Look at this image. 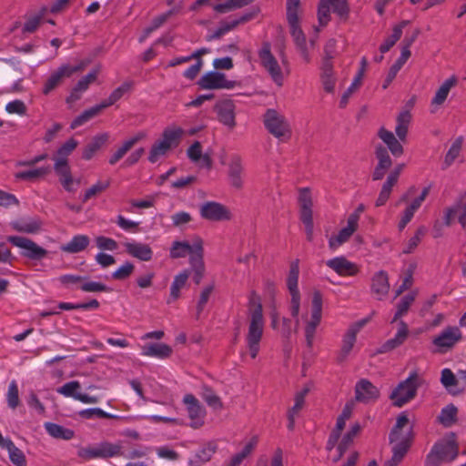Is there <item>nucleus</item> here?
Listing matches in <instances>:
<instances>
[{"mask_svg": "<svg viewBox=\"0 0 466 466\" xmlns=\"http://www.w3.org/2000/svg\"><path fill=\"white\" fill-rule=\"evenodd\" d=\"M124 247L127 254L142 261H149L153 258V250L147 244L127 242Z\"/></svg>", "mask_w": 466, "mask_h": 466, "instance_id": "obj_31", "label": "nucleus"}, {"mask_svg": "<svg viewBox=\"0 0 466 466\" xmlns=\"http://www.w3.org/2000/svg\"><path fill=\"white\" fill-rule=\"evenodd\" d=\"M426 232L427 229L425 227L421 226L418 228V229L415 232V235L409 239L407 247L403 249V253L410 254L413 252V250L418 247L419 243L420 242L421 238L424 237Z\"/></svg>", "mask_w": 466, "mask_h": 466, "instance_id": "obj_63", "label": "nucleus"}, {"mask_svg": "<svg viewBox=\"0 0 466 466\" xmlns=\"http://www.w3.org/2000/svg\"><path fill=\"white\" fill-rule=\"evenodd\" d=\"M299 218L305 226L307 240H313L314 222H313V200L309 187H302L299 190Z\"/></svg>", "mask_w": 466, "mask_h": 466, "instance_id": "obj_7", "label": "nucleus"}, {"mask_svg": "<svg viewBox=\"0 0 466 466\" xmlns=\"http://www.w3.org/2000/svg\"><path fill=\"white\" fill-rule=\"evenodd\" d=\"M146 137L144 133H138L135 137L126 140L123 145L110 157V165L116 164L138 141Z\"/></svg>", "mask_w": 466, "mask_h": 466, "instance_id": "obj_41", "label": "nucleus"}, {"mask_svg": "<svg viewBox=\"0 0 466 466\" xmlns=\"http://www.w3.org/2000/svg\"><path fill=\"white\" fill-rule=\"evenodd\" d=\"M301 9V0H287L286 2V18L287 22L297 21L299 19Z\"/></svg>", "mask_w": 466, "mask_h": 466, "instance_id": "obj_57", "label": "nucleus"}, {"mask_svg": "<svg viewBox=\"0 0 466 466\" xmlns=\"http://www.w3.org/2000/svg\"><path fill=\"white\" fill-rule=\"evenodd\" d=\"M12 228L23 233L34 234L40 230L42 222L39 219L30 218L28 220L20 219L12 222Z\"/></svg>", "mask_w": 466, "mask_h": 466, "instance_id": "obj_45", "label": "nucleus"}, {"mask_svg": "<svg viewBox=\"0 0 466 466\" xmlns=\"http://www.w3.org/2000/svg\"><path fill=\"white\" fill-rule=\"evenodd\" d=\"M413 426H410L406 435L400 441L394 442L395 444L392 447V456L385 462L384 466H398L408 453L413 441Z\"/></svg>", "mask_w": 466, "mask_h": 466, "instance_id": "obj_17", "label": "nucleus"}, {"mask_svg": "<svg viewBox=\"0 0 466 466\" xmlns=\"http://www.w3.org/2000/svg\"><path fill=\"white\" fill-rule=\"evenodd\" d=\"M204 242L201 238L197 237L193 244L187 241L176 240L172 243L169 250V257L173 259L185 258L187 254L189 258H196L197 254H204Z\"/></svg>", "mask_w": 466, "mask_h": 466, "instance_id": "obj_14", "label": "nucleus"}, {"mask_svg": "<svg viewBox=\"0 0 466 466\" xmlns=\"http://www.w3.org/2000/svg\"><path fill=\"white\" fill-rule=\"evenodd\" d=\"M45 428L48 434L56 439L71 440L75 436V431L71 429L65 428L59 424L46 422Z\"/></svg>", "mask_w": 466, "mask_h": 466, "instance_id": "obj_47", "label": "nucleus"}, {"mask_svg": "<svg viewBox=\"0 0 466 466\" xmlns=\"http://www.w3.org/2000/svg\"><path fill=\"white\" fill-rule=\"evenodd\" d=\"M378 136L388 146L393 156L400 157L403 154V147L400 141L397 140L392 132L384 127H380Z\"/></svg>", "mask_w": 466, "mask_h": 466, "instance_id": "obj_35", "label": "nucleus"}, {"mask_svg": "<svg viewBox=\"0 0 466 466\" xmlns=\"http://www.w3.org/2000/svg\"><path fill=\"white\" fill-rule=\"evenodd\" d=\"M290 29V35L295 42L297 49L299 51L304 61L309 64L311 60L307 46V39L300 26V20L288 22Z\"/></svg>", "mask_w": 466, "mask_h": 466, "instance_id": "obj_23", "label": "nucleus"}, {"mask_svg": "<svg viewBox=\"0 0 466 466\" xmlns=\"http://www.w3.org/2000/svg\"><path fill=\"white\" fill-rule=\"evenodd\" d=\"M424 383V380L418 374L416 370L412 371L410 376L392 390L390 399L396 407H402L407 402L413 400L417 395L418 389Z\"/></svg>", "mask_w": 466, "mask_h": 466, "instance_id": "obj_4", "label": "nucleus"}, {"mask_svg": "<svg viewBox=\"0 0 466 466\" xmlns=\"http://www.w3.org/2000/svg\"><path fill=\"white\" fill-rule=\"evenodd\" d=\"M108 138L109 136L107 133L95 136L85 147L82 157L86 160H90L94 155L106 144Z\"/></svg>", "mask_w": 466, "mask_h": 466, "instance_id": "obj_34", "label": "nucleus"}, {"mask_svg": "<svg viewBox=\"0 0 466 466\" xmlns=\"http://www.w3.org/2000/svg\"><path fill=\"white\" fill-rule=\"evenodd\" d=\"M133 86H134V81H132V80L125 81L120 86L116 88L110 94V96L104 101L106 102V104L108 106H110L114 105L116 101H118L124 96V94L132 90Z\"/></svg>", "mask_w": 466, "mask_h": 466, "instance_id": "obj_56", "label": "nucleus"}, {"mask_svg": "<svg viewBox=\"0 0 466 466\" xmlns=\"http://www.w3.org/2000/svg\"><path fill=\"white\" fill-rule=\"evenodd\" d=\"M51 172V167H42L32 170L20 171L15 175V178L21 180H36L46 177Z\"/></svg>", "mask_w": 466, "mask_h": 466, "instance_id": "obj_53", "label": "nucleus"}, {"mask_svg": "<svg viewBox=\"0 0 466 466\" xmlns=\"http://www.w3.org/2000/svg\"><path fill=\"white\" fill-rule=\"evenodd\" d=\"M405 164H398L394 169L389 174L386 181L382 185L381 190L376 199L375 206L381 207L386 204L390 197L392 187L397 184L399 177L403 170Z\"/></svg>", "mask_w": 466, "mask_h": 466, "instance_id": "obj_20", "label": "nucleus"}, {"mask_svg": "<svg viewBox=\"0 0 466 466\" xmlns=\"http://www.w3.org/2000/svg\"><path fill=\"white\" fill-rule=\"evenodd\" d=\"M390 290L389 277L386 271L380 270L371 279V291L377 295L378 299L385 297Z\"/></svg>", "mask_w": 466, "mask_h": 466, "instance_id": "obj_32", "label": "nucleus"}, {"mask_svg": "<svg viewBox=\"0 0 466 466\" xmlns=\"http://www.w3.org/2000/svg\"><path fill=\"white\" fill-rule=\"evenodd\" d=\"M458 409L453 404H449L441 410L438 421L444 427L449 428L457 422Z\"/></svg>", "mask_w": 466, "mask_h": 466, "instance_id": "obj_49", "label": "nucleus"}, {"mask_svg": "<svg viewBox=\"0 0 466 466\" xmlns=\"http://www.w3.org/2000/svg\"><path fill=\"white\" fill-rule=\"evenodd\" d=\"M329 0H319L318 5V20L321 26H325L330 21Z\"/></svg>", "mask_w": 466, "mask_h": 466, "instance_id": "obj_61", "label": "nucleus"}, {"mask_svg": "<svg viewBox=\"0 0 466 466\" xmlns=\"http://www.w3.org/2000/svg\"><path fill=\"white\" fill-rule=\"evenodd\" d=\"M78 389H80V383L77 380H73L58 388L57 392L66 397H73L84 403H96L98 401L96 397L76 392Z\"/></svg>", "mask_w": 466, "mask_h": 466, "instance_id": "obj_29", "label": "nucleus"}, {"mask_svg": "<svg viewBox=\"0 0 466 466\" xmlns=\"http://www.w3.org/2000/svg\"><path fill=\"white\" fill-rule=\"evenodd\" d=\"M336 47L337 41L334 38H330L326 42L320 66V77L335 76L332 60L336 56Z\"/></svg>", "mask_w": 466, "mask_h": 466, "instance_id": "obj_25", "label": "nucleus"}, {"mask_svg": "<svg viewBox=\"0 0 466 466\" xmlns=\"http://www.w3.org/2000/svg\"><path fill=\"white\" fill-rule=\"evenodd\" d=\"M259 12L260 9L258 7H252L250 11L246 12L238 18L232 19L230 21H220L218 29H216L212 34L207 35L206 40L210 42L215 39H220L225 34L231 30H234L239 25L245 24L255 18Z\"/></svg>", "mask_w": 466, "mask_h": 466, "instance_id": "obj_11", "label": "nucleus"}, {"mask_svg": "<svg viewBox=\"0 0 466 466\" xmlns=\"http://www.w3.org/2000/svg\"><path fill=\"white\" fill-rule=\"evenodd\" d=\"M90 239L86 235H76L73 238L61 247V249L67 253H78L87 248Z\"/></svg>", "mask_w": 466, "mask_h": 466, "instance_id": "obj_44", "label": "nucleus"}, {"mask_svg": "<svg viewBox=\"0 0 466 466\" xmlns=\"http://www.w3.org/2000/svg\"><path fill=\"white\" fill-rule=\"evenodd\" d=\"M258 56L260 60V65L268 73L273 82L277 86H282L284 75L278 60L271 52V45L269 42L265 41L262 43V46L258 50Z\"/></svg>", "mask_w": 466, "mask_h": 466, "instance_id": "obj_8", "label": "nucleus"}, {"mask_svg": "<svg viewBox=\"0 0 466 466\" xmlns=\"http://www.w3.org/2000/svg\"><path fill=\"white\" fill-rule=\"evenodd\" d=\"M299 274V259L296 258L289 265V271L287 278V288L290 294V312L296 319V325L299 324V313L300 309V293L298 288Z\"/></svg>", "mask_w": 466, "mask_h": 466, "instance_id": "obj_9", "label": "nucleus"}, {"mask_svg": "<svg viewBox=\"0 0 466 466\" xmlns=\"http://www.w3.org/2000/svg\"><path fill=\"white\" fill-rule=\"evenodd\" d=\"M329 5L332 7L333 12L342 21H347L350 15V6L347 0H329Z\"/></svg>", "mask_w": 466, "mask_h": 466, "instance_id": "obj_58", "label": "nucleus"}, {"mask_svg": "<svg viewBox=\"0 0 466 466\" xmlns=\"http://www.w3.org/2000/svg\"><path fill=\"white\" fill-rule=\"evenodd\" d=\"M457 82L458 79L455 76H452L447 80H445L443 84L440 86V88L437 90L434 97L431 100V105H442L447 99L451 88L457 85Z\"/></svg>", "mask_w": 466, "mask_h": 466, "instance_id": "obj_43", "label": "nucleus"}, {"mask_svg": "<svg viewBox=\"0 0 466 466\" xmlns=\"http://www.w3.org/2000/svg\"><path fill=\"white\" fill-rule=\"evenodd\" d=\"M409 418L406 412H401L396 420V424L391 429L389 441L390 444L400 441L404 436H401L402 429L409 424Z\"/></svg>", "mask_w": 466, "mask_h": 466, "instance_id": "obj_50", "label": "nucleus"}, {"mask_svg": "<svg viewBox=\"0 0 466 466\" xmlns=\"http://www.w3.org/2000/svg\"><path fill=\"white\" fill-rule=\"evenodd\" d=\"M199 212L204 219L209 221H227L232 218L230 210L225 205L215 201L204 203Z\"/></svg>", "mask_w": 466, "mask_h": 466, "instance_id": "obj_16", "label": "nucleus"}, {"mask_svg": "<svg viewBox=\"0 0 466 466\" xmlns=\"http://www.w3.org/2000/svg\"><path fill=\"white\" fill-rule=\"evenodd\" d=\"M367 64H368V62H367L366 57H362L361 62H360V68L357 76H355L354 80L352 81L350 86L343 93V95L340 98L339 106L341 108H343L347 106L350 96L361 85V80L364 76V72H365Z\"/></svg>", "mask_w": 466, "mask_h": 466, "instance_id": "obj_36", "label": "nucleus"}, {"mask_svg": "<svg viewBox=\"0 0 466 466\" xmlns=\"http://www.w3.org/2000/svg\"><path fill=\"white\" fill-rule=\"evenodd\" d=\"M263 124L269 134L279 141L290 139L292 131L286 116L273 108H268L263 115Z\"/></svg>", "mask_w": 466, "mask_h": 466, "instance_id": "obj_5", "label": "nucleus"}, {"mask_svg": "<svg viewBox=\"0 0 466 466\" xmlns=\"http://www.w3.org/2000/svg\"><path fill=\"white\" fill-rule=\"evenodd\" d=\"M100 449V458L101 459H108L115 456H123V445L121 441L116 443H111L108 441H103L99 444Z\"/></svg>", "mask_w": 466, "mask_h": 466, "instance_id": "obj_48", "label": "nucleus"}, {"mask_svg": "<svg viewBox=\"0 0 466 466\" xmlns=\"http://www.w3.org/2000/svg\"><path fill=\"white\" fill-rule=\"evenodd\" d=\"M108 107L105 101H102L100 104L96 105L86 110H85L82 114L76 116L71 123L70 128L75 129L77 127L83 125L89 119L99 115L103 109Z\"/></svg>", "mask_w": 466, "mask_h": 466, "instance_id": "obj_39", "label": "nucleus"}, {"mask_svg": "<svg viewBox=\"0 0 466 466\" xmlns=\"http://www.w3.org/2000/svg\"><path fill=\"white\" fill-rule=\"evenodd\" d=\"M450 440L436 442L426 456L425 466H440L442 462L454 461L459 454V445L455 433H451Z\"/></svg>", "mask_w": 466, "mask_h": 466, "instance_id": "obj_3", "label": "nucleus"}, {"mask_svg": "<svg viewBox=\"0 0 466 466\" xmlns=\"http://www.w3.org/2000/svg\"><path fill=\"white\" fill-rule=\"evenodd\" d=\"M463 137H459L452 143L445 156V163L450 166L459 156L462 147Z\"/></svg>", "mask_w": 466, "mask_h": 466, "instance_id": "obj_64", "label": "nucleus"}, {"mask_svg": "<svg viewBox=\"0 0 466 466\" xmlns=\"http://www.w3.org/2000/svg\"><path fill=\"white\" fill-rule=\"evenodd\" d=\"M356 339L357 335L353 331L348 329L343 337L341 349L336 358L338 363L341 364L347 360L348 355L355 345Z\"/></svg>", "mask_w": 466, "mask_h": 466, "instance_id": "obj_42", "label": "nucleus"}, {"mask_svg": "<svg viewBox=\"0 0 466 466\" xmlns=\"http://www.w3.org/2000/svg\"><path fill=\"white\" fill-rule=\"evenodd\" d=\"M235 108V104L231 99L218 101L214 106L218 121L229 129H233L237 125Z\"/></svg>", "mask_w": 466, "mask_h": 466, "instance_id": "obj_19", "label": "nucleus"}, {"mask_svg": "<svg viewBox=\"0 0 466 466\" xmlns=\"http://www.w3.org/2000/svg\"><path fill=\"white\" fill-rule=\"evenodd\" d=\"M380 398L379 389L369 380L361 379L355 386V399L357 401L369 403Z\"/></svg>", "mask_w": 466, "mask_h": 466, "instance_id": "obj_21", "label": "nucleus"}, {"mask_svg": "<svg viewBox=\"0 0 466 466\" xmlns=\"http://www.w3.org/2000/svg\"><path fill=\"white\" fill-rule=\"evenodd\" d=\"M375 154L378 164L372 173V179L380 180L384 177L387 170L391 167L392 161L387 148L382 146H379L376 148Z\"/></svg>", "mask_w": 466, "mask_h": 466, "instance_id": "obj_27", "label": "nucleus"}, {"mask_svg": "<svg viewBox=\"0 0 466 466\" xmlns=\"http://www.w3.org/2000/svg\"><path fill=\"white\" fill-rule=\"evenodd\" d=\"M8 451L10 461L16 466H26V459L24 452L18 449L12 441L5 444Z\"/></svg>", "mask_w": 466, "mask_h": 466, "instance_id": "obj_55", "label": "nucleus"}, {"mask_svg": "<svg viewBox=\"0 0 466 466\" xmlns=\"http://www.w3.org/2000/svg\"><path fill=\"white\" fill-rule=\"evenodd\" d=\"M458 218L462 228L466 227V194L452 207L447 208L444 216V223L450 226L455 218Z\"/></svg>", "mask_w": 466, "mask_h": 466, "instance_id": "obj_26", "label": "nucleus"}, {"mask_svg": "<svg viewBox=\"0 0 466 466\" xmlns=\"http://www.w3.org/2000/svg\"><path fill=\"white\" fill-rule=\"evenodd\" d=\"M249 323L247 334V345L252 359H256L264 330V318L261 299L255 290L250 291L248 298Z\"/></svg>", "mask_w": 466, "mask_h": 466, "instance_id": "obj_1", "label": "nucleus"}, {"mask_svg": "<svg viewBox=\"0 0 466 466\" xmlns=\"http://www.w3.org/2000/svg\"><path fill=\"white\" fill-rule=\"evenodd\" d=\"M326 264L329 268L342 277L356 276L360 271L357 264L348 260L342 256L329 259Z\"/></svg>", "mask_w": 466, "mask_h": 466, "instance_id": "obj_24", "label": "nucleus"}, {"mask_svg": "<svg viewBox=\"0 0 466 466\" xmlns=\"http://www.w3.org/2000/svg\"><path fill=\"white\" fill-rule=\"evenodd\" d=\"M243 171L242 157L239 155H233L228 164V178L230 185L236 189H241L243 187Z\"/></svg>", "mask_w": 466, "mask_h": 466, "instance_id": "obj_28", "label": "nucleus"}, {"mask_svg": "<svg viewBox=\"0 0 466 466\" xmlns=\"http://www.w3.org/2000/svg\"><path fill=\"white\" fill-rule=\"evenodd\" d=\"M415 300V294L409 293L401 298L397 305V311L391 320V323L399 321V329L394 338L386 340L378 350L377 353L383 354L401 346L409 337V328L406 322L400 320L405 315Z\"/></svg>", "mask_w": 466, "mask_h": 466, "instance_id": "obj_2", "label": "nucleus"}, {"mask_svg": "<svg viewBox=\"0 0 466 466\" xmlns=\"http://www.w3.org/2000/svg\"><path fill=\"white\" fill-rule=\"evenodd\" d=\"M218 450L216 441H211L206 443L189 461L190 466H201L209 461Z\"/></svg>", "mask_w": 466, "mask_h": 466, "instance_id": "obj_33", "label": "nucleus"}, {"mask_svg": "<svg viewBox=\"0 0 466 466\" xmlns=\"http://www.w3.org/2000/svg\"><path fill=\"white\" fill-rule=\"evenodd\" d=\"M173 350L170 346L165 343H151L143 346L142 353L146 356L166 359L171 356Z\"/></svg>", "mask_w": 466, "mask_h": 466, "instance_id": "obj_38", "label": "nucleus"}, {"mask_svg": "<svg viewBox=\"0 0 466 466\" xmlns=\"http://www.w3.org/2000/svg\"><path fill=\"white\" fill-rule=\"evenodd\" d=\"M110 184L111 180L109 178L103 181H97L85 192L82 201L85 203L91 198L106 191L109 187Z\"/></svg>", "mask_w": 466, "mask_h": 466, "instance_id": "obj_59", "label": "nucleus"}, {"mask_svg": "<svg viewBox=\"0 0 466 466\" xmlns=\"http://www.w3.org/2000/svg\"><path fill=\"white\" fill-rule=\"evenodd\" d=\"M189 264L194 272L193 281L198 285L205 274L204 254L199 252L197 254L196 258H189Z\"/></svg>", "mask_w": 466, "mask_h": 466, "instance_id": "obj_51", "label": "nucleus"}, {"mask_svg": "<svg viewBox=\"0 0 466 466\" xmlns=\"http://www.w3.org/2000/svg\"><path fill=\"white\" fill-rule=\"evenodd\" d=\"M410 119L411 115L409 111H402L397 116V126L395 128V132L399 139L401 141H405L406 139Z\"/></svg>", "mask_w": 466, "mask_h": 466, "instance_id": "obj_52", "label": "nucleus"}, {"mask_svg": "<svg viewBox=\"0 0 466 466\" xmlns=\"http://www.w3.org/2000/svg\"><path fill=\"white\" fill-rule=\"evenodd\" d=\"M358 228L357 215H350L347 220V227L340 229L336 236H332L329 239V247L330 249H336L343 243L347 242Z\"/></svg>", "mask_w": 466, "mask_h": 466, "instance_id": "obj_22", "label": "nucleus"}, {"mask_svg": "<svg viewBox=\"0 0 466 466\" xmlns=\"http://www.w3.org/2000/svg\"><path fill=\"white\" fill-rule=\"evenodd\" d=\"M54 170L59 177V180L64 188L68 192H72L74 190L72 187L74 180L71 175V169L68 165V160L64 158L56 159Z\"/></svg>", "mask_w": 466, "mask_h": 466, "instance_id": "obj_30", "label": "nucleus"}, {"mask_svg": "<svg viewBox=\"0 0 466 466\" xmlns=\"http://www.w3.org/2000/svg\"><path fill=\"white\" fill-rule=\"evenodd\" d=\"M190 275L189 269H185L178 275L175 276L170 287V295L167 303L176 301L180 297V289L185 287Z\"/></svg>", "mask_w": 466, "mask_h": 466, "instance_id": "obj_40", "label": "nucleus"}, {"mask_svg": "<svg viewBox=\"0 0 466 466\" xmlns=\"http://www.w3.org/2000/svg\"><path fill=\"white\" fill-rule=\"evenodd\" d=\"M203 400L207 402L208 406L213 408L214 410H222L223 402L221 399L215 394L213 390L209 387L205 386L204 391L202 393Z\"/></svg>", "mask_w": 466, "mask_h": 466, "instance_id": "obj_60", "label": "nucleus"}, {"mask_svg": "<svg viewBox=\"0 0 466 466\" xmlns=\"http://www.w3.org/2000/svg\"><path fill=\"white\" fill-rule=\"evenodd\" d=\"M187 405V410L189 419L191 420L190 427L193 429H199L204 425V416L206 411L201 406L198 399L192 394H187L183 400Z\"/></svg>", "mask_w": 466, "mask_h": 466, "instance_id": "obj_18", "label": "nucleus"}, {"mask_svg": "<svg viewBox=\"0 0 466 466\" xmlns=\"http://www.w3.org/2000/svg\"><path fill=\"white\" fill-rule=\"evenodd\" d=\"M198 85L201 89H230L239 86V83L234 80H228L223 73L212 71L202 76L198 81Z\"/></svg>", "mask_w": 466, "mask_h": 466, "instance_id": "obj_15", "label": "nucleus"}, {"mask_svg": "<svg viewBox=\"0 0 466 466\" xmlns=\"http://www.w3.org/2000/svg\"><path fill=\"white\" fill-rule=\"evenodd\" d=\"M322 317V295L320 291L315 290L311 301V317L305 327V337L308 348L311 349L317 327L319 325Z\"/></svg>", "mask_w": 466, "mask_h": 466, "instance_id": "obj_10", "label": "nucleus"}, {"mask_svg": "<svg viewBox=\"0 0 466 466\" xmlns=\"http://www.w3.org/2000/svg\"><path fill=\"white\" fill-rule=\"evenodd\" d=\"M184 131L181 127H167L162 133L161 142H165L168 148L177 147L181 140Z\"/></svg>", "mask_w": 466, "mask_h": 466, "instance_id": "obj_46", "label": "nucleus"}, {"mask_svg": "<svg viewBox=\"0 0 466 466\" xmlns=\"http://www.w3.org/2000/svg\"><path fill=\"white\" fill-rule=\"evenodd\" d=\"M169 150L168 146L166 145L165 142H161L160 140L154 143L149 151L148 160L151 163H155L158 160L161 156L167 154Z\"/></svg>", "mask_w": 466, "mask_h": 466, "instance_id": "obj_62", "label": "nucleus"}, {"mask_svg": "<svg viewBox=\"0 0 466 466\" xmlns=\"http://www.w3.org/2000/svg\"><path fill=\"white\" fill-rule=\"evenodd\" d=\"M309 389H304L297 392L294 398L295 404L288 410V429L293 431L295 427V416L302 410L305 404V396L308 394Z\"/></svg>", "mask_w": 466, "mask_h": 466, "instance_id": "obj_37", "label": "nucleus"}, {"mask_svg": "<svg viewBox=\"0 0 466 466\" xmlns=\"http://www.w3.org/2000/svg\"><path fill=\"white\" fill-rule=\"evenodd\" d=\"M7 240L15 247L23 249L22 256L33 260H41L47 255V250L38 246L30 238L20 236H9Z\"/></svg>", "mask_w": 466, "mask_h": 466, "instance_id": "obj_12", "label": "nucleus"}, {"mask_svg": "<svg viewBox=\"0 0 466 466\" xmlns=\"http://www.w3.org/2000/svg\"><path fill=\"white\" fill-rule=\"evenodd\" d=\"M90 64V60H82L76 66L64 64L54 71L46 81L43 87V94L48 95L59 86L65 78L70 77L75 73L82 72Z\"/></svg>", "mask_w": 466, "mask_h": 466, "instance_id": "obj_6", "label": "nucleus"}, {"mask_svg": "<svg viewBox=\"0 0 466 466\" xmlns=\"http://www.w3.org/2000/svg\"><path fill=\"white\" fill-rule=\"evenodd\" d=\"M462 339V334L456 326L446 327L438 336L432 339L438 353H446Z\"/></svg>", "mask_w": 466, "mask_h": 466, "instance_id": "obj_13", "label": "nucleus"}, {"mask_svg": "<svg viewBox=\"0 0 466 466\" xmlns=\"http://www.w3.org/2000/svg\"><path fill=\"white\" fill-rule=\"evenodd\" d=\"M362 427L360 423L355 422L350 430L342 437V440L337 447V451L346 452L350 446L353 443L354 438L360 432Z\"/></svg>", "mask_w": 466, "mask_h": 466, "instance_id": "obj_54", "label": "nucleus"}]
</instances>
